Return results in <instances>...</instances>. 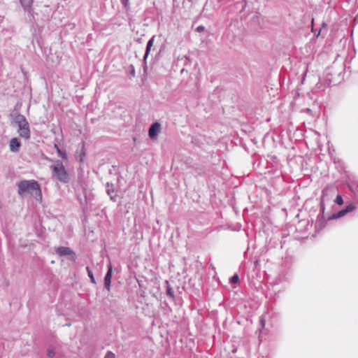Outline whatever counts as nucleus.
<instances>
[{
  "mask_svg": "<svg viewBox=\"0 0 358 358\" xmlns=\"http://www.w3.org/2000/svg\"><path fill=\"white\" fill-rule=\"evenodd\" d=\"M17 193L20 196H24L25 194H29L35 196L36 198L39 196L41 198V190L40 185L36 180H21L17 183Z\"/></svg>",
  "mask_w": 358,
  "mask_h": 358,
  "instance_id": "nucleus-1",
  "label": "nucleus"
},
{
  "mask_svg": "<svg viewBox=\"0 0 358 358\" xmlns=\"http://www.w3.org/2000/svg\"><path fill=\"white\" fill-rule=\"evenodd\" d=\"M53 162V160L50 159ZM52 170V176L62 183L66 184L71 180V176L63 163L59 160H55L54 164L50 166Z\"/></svg>",
  "mask_w": 358,
  "mask_h": 358,
  "instance_id": "nucleus-2",
  "label": "nucleus"
},
{
  "mask_svg": "<svg viewBox=\"0 0 358 358\" xmlns=\"http://www.w3.org/2000/svg\"><path fill=\"white\" fill-rule=\"evenodd\" d=\"M15 123L18 126V133L20 137L25 139L30 138L29 124L25 117L22 115H19L15 118Z\"/></svg>",
  "mask_w": 358,
  "mask_h": 358,
  "instance_id": "nucleus-3",
  "label": "nucleus"
},
{
  "mask_svg": "<svg viewBox=\"0 0 358 358\" xmlns=\"http://www.w3.org/2000/svg\"><path fill=\"white\" fill-rule=\"evenodd\" d=\"M55 252L59 257L69 256V259L72 261H75L76 259L75 252L69 247H59L56 248Z\"/></svg>",
  "mask_w": 358,
  "mask_h": 358,
  "instance_id": "nucleus-4",
  "label": "nucleus"
},
{
  "mask_svg": "<svg viewBox=\"0 0 358 358\" xmlns=\"http://www.w3.org/2000/svg\"><path fill=\"white\" fill-rule=\"evenodd\" d=\"M106 192L107 194L110 196V199L113 202L117 201V190L115 187L114 185L112 182H107L106 184Z\"/></svg>",
  "mask_w": 358,
  "mask_h": 358,
  "instance_id": "nucleus-5",
  "label": "nucleus"
},
{
  "mask_svg": "<svg viewBox=\"0 0 358 358\" xmlns=\"http://www.w3.org/2000/svg\"><path fill=\"white\" fill-rule=\"evenodd\" d=\"M86 156V149L85 143H79L75 152L76 159L79 162H83Z\"/></svg>",
  "mask_w": 358,
  "mask_h": 358,
  "instance_id": "nucleus-6",
  "label": "nucleus"
},
{
  "mask_svg": "<svg viewBox=\"0 0 358 358\" xmlns=\"http://www.w3.org/2000/svg\"><path fill=\"white\" fill-rule=\"evenodd\" d=\"M160 131L161 124L159 122H155L152 123L150 127L149 128L148 136L152 140L157 139Z\"/></svg>",
  "mask_w": 358,
  "mask_h": 358,
  "instance_id": "nucleus-7",
  "label": "nucleus"
},
{
  "mask_svg": "<svg viewBox=\"0 0 358 358\" xmlns=\"http://www.w3.org/2000/svg\"><path fill=\"white\" fill-rule=\"evenodd\" d=\"M113 274V268L111 264L108 265V271L104 278L105 288L109 291L110 289L111 278Z\"/></svg>",
  "mask_w": 358,
  "mask_h": 358,
  "instance_id": "nucleus-8",
  "label": "nucleus"
},
{
  "mask_svg": "<svg viewBox=\"0 0 358 358\" xmlns=\"http://www.w3.org/2000/svg\"><path fill=\"white\" fill-rule=\"evenodd\" d=\"M155 36H153L147 43L146 48H145V52L143 57V66H144V71H145L147 66H146V59L150 52L151 48L153 46L154 41H155Z\"/></svg>",
  "mask_w": 358,
  "mask_h": 358,
  "instance_id": "nucleus-9",
  "label": "nucleus"
},
{
  "mask_svg": "<svg viewBox=\"0 0 358 358\" xmlns=\"http://www.w3.org/2000/svg\"><path fill=\"white\" fill-rule=\"evenodd\" d=\"M21 146V143L17 138H13L9 142L10 150L13 152H17L19 151Z\"/></svg>",
  "mask_w": 358,
  "mask_h": 358,
  "instance_id": "nucleus-10",
  "label": "nucleus"
},
{
  "mask_svg": "<svg viewBox=\"0 0 358 358\" xmlns=\"http://www.w3.org/2000/svg\"><path fill=\"white\" fill-rule=\"evenodd\" d=\"M24 10L27 12H31L33 0H20Z\"/></svg>",
  "mask_w": 358,
  "mask_h": 358,
  "instance_id": "nucleus-11",
  "label": "nucleus"
},
{
  "mask_svg": "<svg viewBox=\"0 0 358 358\" xmlns=\"http://www.w3.org/2000/svg\"><path fill=\"white\" fill-rule=\"evenodd\" d=\"M55 148L56 149L57 153L59 157H60L63 159H67V154L65 151L60 150L59 146L56 144L55 145Z\"/></svg>",
  "mask_w": 358,
  "mask_h": 358,
  "instance_id": "nucleus-12",
  "label": "nucleus"
},
{
  "mask_svg": "<svg viewBox=\"0 0 358 358\" xmlns=\"http://www.w3.org/2000/svg\"><path fill=\"white\" fill-rule=\"evenodd\" d=\"M86 270H87L88 276L90 278L91 282L94 284H96V280H95V278L94 277V275H93V273H92V271L91 270V268L89 266H87Z\"/></svg>",
  "mask_w": 358,
  "mask_h": 358,
  "instance_id": "nucleus-13",
  "label": "nucleus"
},
{
  "mask_svg": "<svg viewBox=\"0 0 358 358\" xmlns=\"http://www.w3.org/2000/svg\"><path fill=\"white\" fill-rule=\"evenodd\" d=\"M193 169H194L195 173H197L198 175L202 176L205 173L204 169L201 166H193Z\"/></svg>",
  "mask_w": 358,
  "mask_h": 358,
  "instance_id": "nucleus-14",
  "label": "nucleus"
},
{
  "mask_svg": "<svg viewBox=\"0 0 358 358\" xmlns=\"http://www.w3.org/2000/svg\"><path fill=\"white\" fill-rule=\"evenodd\" d=\"M166 283L169 284L168 281H166ZM166 294L171 299H174V292L172 287L169 285H168L166 288Z\"/></svg>",
  "mask_w": 358,
  "mask_h": 358,
  "instance_id": "nucleus-15",
  "label": "nucleus"
},
{
  "mask_svg": "<svg viewBox=\"0 0 358 358\" xmlns=\"http://www.w3.org/2000/svg\"><path fill=\"white\" fill-rule=\"evenodd\" d=\"M347 213H348V210H345V209L341 210V211L338 212L337 213L333 215L331 218H339L341 217L344 216Z\"/></svg>",
  "mask_w": 358,
  "mask_h": 358,
  "instance_id": "nucleus-16",
  "label": "nucleus"
},
{
  "mask_svg": "<svg viewBox=\"0 0 358 358\" xmlns=\"http://www.w3.org/2000/svg\"><path fill=\"white\" fill-rule=\"evenodd\" d=\"M56 353L54 348H48L47 350V356L49 358H53L55 356Z\"/></svg>",
  "mask_w": 358,
  "mask_h": 358,
  "instance_id": "nucleus-17",
  "label": "nucleus"
},
{
  "mask_svg": "<svg viewBox=\"0 0 358 358\" xmlns=\"http://www.w3.org/2000/svg\"><path fill=\"white\" fill-rule=\"evenodd\" d=\"M120 2L126 11L129 10V0H120Z\"/></svg>",
  "mask_w": 358,
  "mask_h": 358,
  "instance_id": "nucleus-18",
  "label": "nucleus"
},
{
  "mask_svg": "<svg viewBox=\"0 0 358 358\" xmlns=\"http://www.w3.org/2000/svg\"><path fill=\"white\" fill-rule=\"evenodd\" d=\"M239 280V277L237 274H234L230 279V282L232 283V284H235L236 282H238Z\"/></svg>",
  "mask_w": 358,
  "mask_h": 358,
  "instance_id": "nucleus-19",
  "label": "nucleus"
},
{
  "mask_svg": "<svg viewBox=\"0 0 358 358\" xmlns=\"http://www.w3.org/2000/svg\"><path fill=\"white\" fill-rule=\"evenodd\" d=\"M335 202L336 203H338V205H342L343 203V200L342 199V196L340 194L337 195V196L335 199Z\"/></svg>",
  "mask_w": 358,
  "mask_h": 358,
  "instance_id": "nucleus-20",
  "label": "nucleus"
},
{
  "mask_svg": "<svg viewBox=\"0 0 358 358\" xmlns=\"http://www.w3.org/2000/svg\"><path fill=\"white\" fill-rule=\"evenodd\" d=\"M104 358H115V354L110 351L107 352Z\"/></svg>",
  "mask_w": 358,
  "mask_h": 358,
  "instance_id": "nucleus-21",
  "label": "nucleus"
},
{
  "mask_svg": "<svg viewBox=\"0 0 358 358\" xmlns=\"http://www.w3.org/2000/svg\"><path fill=\"white\" fill-rule=\"evenodd\" d=\"M324 31L325 33H327V26L324 23H323L322 24V28L320 29L319 32H318V34H317V36H319L320 35H321L322 32Z\"/></svg>",
  "mask_w": 358,
  "mask_h": 358,
  "instance_id": "nucleus-22",
  "label": "nucleus"
},
{
  "mask_svg": "<svg viewBox=\"0 0 358 358\" xmlns=\"http://www.w3.org/2000/svg\"><path fill=\"white\" fill-rule=\"evenodd\" d=\"M129 68H130V74L131 76L134 77L135 76V69H134V66L131 64L129 66Z\"/></svg>",
  "mask_w": 358,
  "mask_h": 358,
  "instance_id": "nucleus-23",
  "label": "nucleus"
},
{
  "mask_svg": "<svg viewBox=\"0 0 358 358\" xmlns=\"http://www.w3.org/2000/svg\"><path fill=\"white\" fill-rule=\"evenodd\" d=\"M354 209H355V206H354L352 204H351V205H349V206L346 208L345 210H348V212H350V211H351V210H354Z\"/></svg>",
  "mask_w": 358,
  "mask_h": 358,
  "instance_id": "nucleus-24",
  "label": "nucleus"
},
{
  "mask_svg": "<svg viewBox=\"0 0 358 358\" xmlns=\"http://www.w3.org/2000/svg\"><path fill=\"white\" fill-rule=\"evenodd\" d=\"M196 31H198V32H201V31H203V30H204V27H203V26H202V25L199 26V27H196Z\"/></svg>",
  "mask_w": 358,
  "mask_h": 358,
  "instance_id": "nucleus-25",
  "label": "nucleus"
},
{
  "mask_svg": "<svg viewBox=\"0 0 358 358\" xmlns=\"http://www.w3.org/2000/svg\"><path fill=\"white\" fill-rule=\"evenodd\" d=\"M310 30L313 32V17L310 20Z\"/></svg>",
  "mask_w": 358,
  "mask_h": 358,
  "instance_id": "nucleus-26",
  "label": "nucleus"
},
{
  "mask_svg": "<svg viewBox=\"0 0 358 358\" xmlns=\"http://www.w3.org/2000/svg\"><path fill=\"white\" fill-rule=\"evenodd\" d=\"M260 322H261V323H262V327H264V320L263 318H262V319L260 320Z\"/></svg>",
  "mask_w": 358,
  "mask_h": 358,
  "instance_id": "nucleus-27",
  "label": "nucleus"
},
{
  "mask_svg": "<svg viewBox=\"0 0 358 358\" xmlns=\"http://www.w3.org/2000/svg\"><path fill=\"white\" fill-rule=\"evenodd\" d=\"M306 111H307V113H311V109H310V108H306Z\"/></svg>",
  "mask_w": 358,
  "mask_h": 358,
  "instance_id": "nucleus-28",
  "label": "nucleus"
}]
</instances>
